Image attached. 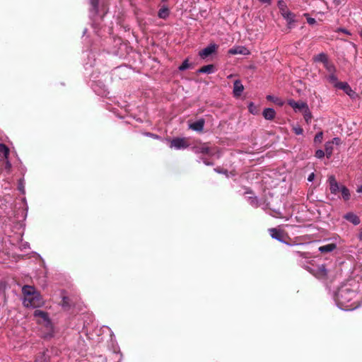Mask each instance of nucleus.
Wrapping results in <instances>:
<instances>
[{"label":"nucleus","mask_w":362,"mask_h":362,"mask_svg":"<svg viewBox=\"0 0 362 362\" xmlns=\"http://www.w3.org/2000/svg\"><path fill=\"white\" fill-rule=\"evenodd\" d=\"M337 300L339 306L344 310H354L358 306L356 293L349 288L339 290L337 296Z\"/></svg>","instance_id":"f257e3e1"},{"label":"nucleus","mask_w":362,"mask_h":362,"mask_svg":"<svg viewBox=\"0 0 362 362\" xmlns=\"http://www.w3.org/2000/svg\"><path fill=\"white\" fill-rule=\"evenodd\" d=\"M23 294V305L28 308H38L44 304L40 294L33 286H24L22 289Z\"/></svg>","instance_id":"f03ea898"},{"label":"nucleus","mask_w":362,"mask_h":362,"mask_svg":"<svg viewBox=\"0 0 362 362\" xmlns=\"http://www.w3.org/2000/svg\"><path fill=\"white\" fill-rule=\"evenodd\" d=\"M34 317H35L37 322L39 324H42L47 327L49 326L50 324L47 314L42 310H35Z\"/></svg>","instance_id":"7ed1b4c3"},{"label":"nucleus","mask_w":362,"mask_h":362,"mask_svg":"<svg viewBox=\"0 0 362 362\" xmlns=\"http://www.w3.org/2000/svg\"><path fill=\"white\" fill-rule=\"evenodd\" d=\"M329 188L330 192L337 194L341 190V185H339L334 175H329L328 177Z\"/></svg>","instance_id":"20e7f679"},{"label":"nucleus","mask_w":362,"mask_h":362,"mask_svg":"<svg viewBox=\"0 0 362 362\" xmlns=\"http://www.w3.org/2000/svg\"><path fill=\"white\" fill-rule=\"evenodd\" d=\"M288 104L296 111H300L303 112L305 110H306L307 107H308V105L306 103L303 101H295L293 100H288Z\"/></svg>","instance_id":"39448f33"},{"label":"nucleus","mask_w":362,"mask_h":362,"mask_svg":"<svg viewBox=\"0 0 362 362\" xmlns=\"http://www.w3.org/2000/svg\"><path fill=\"white\" fill-rule=\"evenodd\" d=\"M187 146L188 144L185 139L176 138L170 144V147L176 149L185 148Z\"/></svg>","instance_id":"423d86ee"},{"label":"nucleus","mask_w":362,"mask_h":362,"mask_svg":"<svg viewBox=\"0 0 362 362\" xmlns=\"http://www.w3.org/2000/svg\"><path fill=\"white\" fill-rule=\"evenodd\" d=\"M217 49V45L215 44L210 45L209 46L206 47V48L203 49L202 51L199 52V56L205 59L211 54H213L216 49Z\"/></svg>","instance_id":"0eeeda50"},{"label":"nucleus","mask_w":362,"mask_h":362,"mask_svg":"<svg viewBox=\"0 0 362 362\" xmlns=\"http://www.w3.org/2000/svg\"><path fill=\"white\" fill-rule=\"evenodd\" d=\"M335 87L344 90V92L350 97H354L356 94L349 85L346 82L337 83H335Z\"/></svg>","instance_id":"6e6552de"},{"label":"nucleus","mask_w":362,"mask_h":362,"mask_svg":"<svg viewBox=\"0 0 362 362\" xmlns=\"http://www.w3.org/2000/svg\"><path fill=\"white\" fill-rule=\"evenodd\" d=\"M344 218H345L346 221L351 222L354 226H357L361 223L359 217L356 214H355L352 212L346 214L344 216Z\"/></svg>","instance_id":"1a4fd4ad"},{"label":"nucleus","mask_w":362,"mask_h":362,"mask_svg":"<svg viewBox=\"0 0 362 362\" xmlns=\"http://www.w3.org/2000/svg\"><path fill=\"white\" fill-rule=\"evenodd\" d=\"M244 90V86L238 80L235 81L233 84V93L235 96H240Z\"/></svg>","instance_id":"9d476101"},{"label":"nucleus","mask_w":362,"mask_h":362,"mask_svg":"<svg viewBox=\"0 0 362 362\" xmlns=\"http://www.w3.org/2000/svg\"><path fill=\"white\" fill-rule=\"evenodd\" d=\"M269 232L272 238L276 239L279 241H282V238H283V232L282 231H281L276 228H272L269 229Z\"/></svg>","instance_id":"9b49d317"},{"label":"nucleus","mask_w":362,"mask_h":362,"mask_svg":"<svg viewBox=\"0 0 362 362\" xmlns=\"http://www.w3.org/2000/svg\"><path fill=\"white\" fill-rule=\"evenodd\" d=\"M204 125V120L200 119L197 122L189 124V128L197 132H201L203 129Z\"/></svg>","instance_id":"f8f14e48"},{"label":"nucleus","mask_w":362,"mask_h":362,"mask_svg":"<svg viewBox=\"0 0 362 362\" xmlns=\"http://www.w3.org/2000/svg\"><path fill=\"white\" fill-rule=\"evenodd\" d=\"M228 53L230 54H248L249 51L247 48H245L244 47H238L229 49Z\"/></svg>","instance_id":"ddd939ff"},{"label":"nucleus","mask_w":362,"mask_h":362,"mask_svg":"<svg viewBox=\"0 0 362 362\" xmlns=\"http://www.w3.org/2000/svg\"><path fill=\"white\" fill-rule=\"evenodd\" d=\"M195 152L197 153H202L203 155L212 154L211 149L206 144L197 147L195 150Z\"/></svg>","instance_id":"4468645a"},{"label":"nucleus","mask_w":362,"mask_h":362,"mask_svg":"<svg viewBox=\"0 0 362 362\" xmlns=\"http://www.w3.org/2000/svg\"><path fill=\"white\" fill-rule=\"evenodd\" d=\"M276 112L272 108H266L263 111V116L266 119H273L275 117Z\"/></svg>","instance_id":"2eb2a0df"},{"label":"nucleus","mask_w":362,"mask_h":362,"mask_svg":"<svg viewBox=\"0 0 362 362\" xmlns=\"http://www.w3.org/2000/svg\"><path fill=\"white\" fill-rule=\"evenodd\" d=\"M336 247H337L336 244L330 243V244H327V245L320 247L319 250L322 253H327V252H330L333 251L334 250L336 249Z\"/></svg>","instance_id":"dca6fc26"},{"label":"nucleus","mask_w":362,"mask_h":362,"mask_svg":"<svg viewBox=\"0 0 362 362\" xmlns=\"http://www.w3.org/2000/svg\"><path fill=\"white\" fill-rule=\"evenodd\" d=\"M214 71V66L212 64H209L206 66H204L202 68H200L197 73L199 74H211Z\"/></svg>","instance_id":"f3484780"},{"label":"nucleus","mask_w":362,"mask_h":362,"mask_svg":"<svg viewBox=\"0 0 362 362\" xmlns=\"http://www.w3.org/2000/svg\"><path fill=\"white\" fill-rule=\"evenodd\" d=\"M340 192L341 193L342 198L345 201H347L350 199L351 194L349 189L346 187H345L344 185H341Z\"/></svg>","instance_id":"a211bd4d"},{"label":"nucleus","mask_w":362,"mask_h":362,"mask_svg":"<svg viewBox=\"0 0 362 362\" xmlns=\"http://www.w3.org/2000/svg\"><path fill=\"white\" fill-rule=\"evenodd\" d=\"M267 99L278 105L279 106H283L284 104V102L281 99L271 95H267Z\"/></svg>","instance_id":"6ab92c4d"},{"label":"nucleus","mask_w":362,"mask_h":362,"mask_svg":"<svg viewBox=\"0 0 362 362\" xmlns=\"http://www.w3.org/2000/svg\"><path fill=\"white\" fill-rule=\"evenodd\" d=\"M278 6H279V10L281 11V15L286 14V13L289 11V10L288 9L285 2L283 0H279L278 1Z\"/></svg>","instance_id":"aec40b11"},{"label":"nucleus","mask_w":362,"mask_h":362,"mask_svg":"<svg viewBox=\"0 0 362 362\" xmlns=\"http://www.w3.org/2000/svg\"><path fill=\"white\" fill-rule=\"evenodd\" d=\"M333 153V144L328 141L325 144V154L327 158H330Z\"/></svg>","instance_id":"412c9836"},{"label":"nucleus","mask_w":362,"mask_h":362,"mask_svg":"<svg viewBox=\"0 0 362 362\" xmlns=\"http://www.w3.org/2000/svg\"><path fill=\"white\" fill-rule=\"evenodd\" d=\"M286 13V14H284L282 16L287 21L288 24L290 25L291 23H293L295 21V16L293 13H292L290 11H288Z\"/></svg>","instance_id":"4be33fe9"},{"label":"nucleus","mask_w":362,"mask_h":362,"mask_svg":"<svg viewBox=\"0 0 362 362\" xmlns=\"http://www.w3.org/2000/svg\"><path fill=\"white\" fill-rule=\"evenodd\" d=\"M314 60L315 62H322L323 64L326 63L328 61L327 55L325 54H324V53H320V54L315 56L314 57Z\"/></svg>","instance_id":"5701e85b"},{"label":"nucleus","mask_w":362,"mask_h":362,"mask_svg":"<svg viewBox=\"0 0 362 362\" xmlns=\"http://www.w3.org/2000/svg\"><path fill=\"white\" fill-rule=\"evenodd\" d=\"M169 16V10L168 8H161L158 11V16L160 18H166Z\"/></svg>","instance_id":"b1692460"},{"label":"nucleus","mask_w":362,"mask_h":362,"mask_svg":"<svg viewBox=\"0 0 362 362\" xmlns=\"http://www.w3.org/2000/svg\"><path fill=\"white\" fill-rule=\"evenodd\" d=\"M302 113L303 115L305 122L308 124L310 123L312 119V114L309 110V107H307L306 110H305Z\"/></svg>","instance_id":"393cba45"},{"label":"nucleus","mask_w":362,"mask_h":362,"mask_svg":"<svg viewBox=\"0 0 362 362\" xmlns=\"http://www.w3.org/2000/svg\"><path fill=\"white\" fill-rule=\"evenodd\" d=\"M0 153H3L5 158H7L9 155V149L5 144H0Z\"/></svg>","instance_id":"a878e982"},{"label":"nucleus","mask_w":362,"mask_h":362,"mask_svg":"<svg viewBox=\"0 0 362 362\" xmlns=\"http://www.w3.org/2000/svg\"><path fill=\"white\" fill-rule=\"evenodd\" d=\"M324 66L325 67V69L330 73V74H332V73H334L335 71V67L334 66L329 63L328 61L324 64Z\"/></svg>","instance_id":"bb28decb"},{"label":"nucleus","mask_w":362,"mask_h":362,"mask_svg":"<svg viewBox=\"0 0 362 362\" xmlns=\"http://www.w3.org/2000/svg\"><path fill=\"white\" fill-rule=\"evenodd\" d=\"M191 67V64L188 62V59H185L183 63L179 66L180 71H184Z\"/></svg>","instance_id":"cd10ccee"},{"label":"nucleus","mask_w":362,"mask_h":362,"mask_svg":"<svg viewBox=\"0 0 362 362\" xmlns=\"http://www.w3.org/2000/svg\"><path fill=\"white\" fill-rule=\"evenodd\" d=\"M319 275L320 276H326L327 274V269L324 265H321L318 268Z\"/></svg>","instance_id":"c85d7f7f"},{"label":"nucleus","mask_w":362,"mask_h":362,"mask_svg":"<svg viewBox=\"0 0 362 362\" xmlns=\"http://www.w3.org/2000/svg\"><path fill=\"white\" fill-rule=\"evenodd\" d=\"M322 138H323V133L322 132H320L319 133H317L315 138H314V141L315 143H321L322 141Z\"/></svg>","instance_id":"c756f323"},{"label":"nucleus","mask_w":362,"mask_h":362,"mask_svg":"<svg viewBox=\"0 0 362 362\" xmlns=\"http://www.w3.org/2000/svg\"><path fill=\"white\" fill-rule=\"evenodd\" d=\"M293 131L297 135H300L303 133V129L300 126H294L293 127Z\"/></svg>","instance_id":"7c9ffc66"},{"label":"nucleus","mask_w":362,"mask_h":362,"mask_svg":"<svg viewBox=\"0 0 362 362\" xmlns=\"http://www.w3.org/2000/svg\"><path fill=\"white\" fill-rule=\"evenodd\" d=\"M329 82H331L332 83H333L334 86H335V83H339V82L337 81V76L334 74V73L330 74V75L329 76Z\"/></svg>","instance_id":"2f4dec72"},{"label":"nucleus","mask_w":362,"mask_h":362,"mask_svg":"<svg viewBox=\"0 0 362 362\" xmlns=\"http://www.w3.org/2000/svg\"><path fill=\"white\" fill-rule=\"evenodd\" d=\"M325 154V152H324L322 150H317L316 152H315V156L317 158H322L324 157Z\"/></svg>","instance_id":"473e14b6"},{"label":"nucleus","mask_w":362,"mask_h":362,"mask_svg":"<svg viewBox=\"0 0 362 362\" xmlns=\"http://www.w3.org/2000/svg\"><path fill=\"white\" fill-rule=\"evenodd\" d=\"M249 110L252 114H255L257 112L256 107L252 103H251L249 105Z\"/></svg>","instance_id":"72a5a7b5"},{"label":"nucleus","mask_w":362,"mask_h":362,"mask_svg":"<svg viewBox=\"0 0 362 362\" xmlns=\"http://www.w3.org/2000/svg\"><path fill=\"white\" fill-rule=\"evenodd\" d=\"M330 142L332 143L333 145H339L340 144V139L339 138H334Z\"/></svg>","instance_id":"f704fd0d"},{"label":"nucleus","mask_w":362,"mask_h":362,"mask_svg":"<svg viewBox=\"0 0 362 362\" xmlns=\"http://www.w3.org/2000/svg\"><path fill=\"white\" fill-rule=\"evenodd\" d=\"M307 21H308V23L310 25H313V24H315V22H316V21H315V18H310V17L307 18Z\"/></svg>","instance_id":"c9c22d12"},{"label":"nucleus","mask_w":362,"mask_h":362,"mask_svg":"<svg viewBox=\"0 0 362 362\" xmlns=\"http://www.w3.org/2000/svg\"><path fill=\"white\" fill-rule=\"evenodd\" d=\"M315 174L312 173L308 177L309 182H312L314 180Z\"/></svg>","instance_id":"e433bc0d"},{"label":"nucleus","mask_w":362,"mask_h":362,"mask_svg":"<svg viewBox=\"0 0 362 362\" xmlns=\"http://www.w3.org/2000/svg\"><path fill=\"white\" fill-rule=\"evenodd\" d=\"M358 238L360 241H362V228H361L359 230V233L358 234Z\"/></svg>","instance_id":"4c0bfd02"},{"label":"nucleus","mask_w":362,"mask_h":362,"mask_svg":"<svg viewBox=\"0 0 362 362\" xmlns=\"http://www.w3.org/2000/svg\"><path fill=\"white\" fill-rule=\"evenodd\" d=\"M339 31L343 32L344 33L347 34V35H350V33L348 30L343 29V28L339 29Z\"/></svg>","instance_id":"58836bf2"},{"label":"nucleus","mask_w":362,"mask_h":362,"mask_svg":"<svg viewBox=\"0 0 362 362\" xmlns=\"http://www.w3.org/2000/svg\"><path fill=\"white\" fill-rule=\"evenodd\" d=\"M91 1V4L94 6H96L97 4H98V0H90Z\"/></svg>","instance_id":"ea45409f"},{"label":"nucleus","mask_w":362,"mask_h":362,"mask_svg":"<svg viewBox=\"0 0 362 362\" xmlns=\"http://www.w3.org/2000/svg\"><path fill=\"white\" fill-rule=\"evenodd\" d=\"M262 3H264V4H270L271 3V0H259Z\"/></svg>","instance_id":"a19ab883"},{"label":"nucleus","mask_w":362,"mask_h":362,"mask_svg":"<svg viewBox=\"0 0 362 362\" xmlns=\"http://www.w3.org/2000/svg\"><path fill=\"white\" fill-rule=\"evenodd\" d=\"M357 192L362 193V185L357 189Z\"/></svg>","instance_id":"79ce46f5"},{"label":"nucleus","mask_w":362,"mask_h":362,"mask_svg":"<svg viewBox=\"0 0 362 362\" xmlns=\"http://www.w3.org/2000/svg\"><path fill=\"white\" fill-rule=\"evenodd\" d=\"M334 3L336 4V5H339L340 4V1L339 0H333Z\"/></svg>","instance_id":"37998d69"},{"label":"nucleus","mask_w":362,"mask_h":362,"mask_svg":"<svg viewBox=\"0 0 362 362\" xmlns=\"http://www.w3.org/2000/svg\"><path fill=\"white\" fill-rule=\"evenodd\" d=\"M360 36L362 37V30L360 32Z\"/></svg>","instance_id":"c03bdc74"},{"label":"nucleus","mask_w":362,"mask_h":362,"mask_svg":"<svg viewBox=\"0 0 362 362\" xmlns=\"http://www.w3.org/2000/svg\"><path fill=\"white\" fill-rule=\"evenodd\" d=\"M7 164L9 167L11 166L10 163L7 162Z\"/></svg>","instance_id":"a18cd8bd"}]
</instances>
